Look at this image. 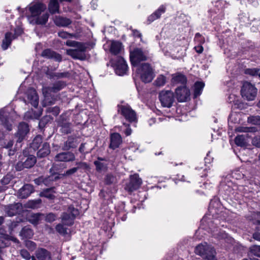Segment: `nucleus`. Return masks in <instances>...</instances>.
Here are the masks:
<instances>
[{
    "label": "nucleus",
    "mask_w": 260,
    "mask_h": 260,
    "mask_svg": "<svg viewBox=\"0 0 260 260\" xmlns=\"http://www.w3.org/2000/svg\"><path fill=\"white\" fill-rule=\"evenodd\" d=\"M59 4L57 0H50L48 5V9L51 14L59 12Z\"/></svg>",
    "instance_id": "nucleus-36"
},
{
    "label": "nucleus",
    "mask_w": 260,
    "mask_h": 260,
    "mask_svg": "<svg viewBox=\"0 0 260 260\" xmlns=\"http://www.w3.org/2000/svg\"><path fill=\"white\" fill-rule=\"evenodd\" d=\"M187 81L185 76L181 74H176L173 75L172 82L174 83H181L185 85Z\"/></svg>",
    "instance_id": "nucleus-35"
},
{
    "label": "nucleus",
    "mask_w": 260,
    "mask_h": 260,
    "mask_svg": "<svg viewBox=\"0 0 260 260\" xmlns=\"http://www.w3.org/2000/svg\"><path fill=\"white\" fill-rule=\"evenodd\" d=\"M67 85L66 82L63 81H57L53 83L51 86H43L42 92L44 96V104L45 106L52 105L55 104L56 98L52 96L51 93H57Z\"/></svg>",
    "instance_id": "nucleus-1"
},
{
    "label": "nucleus",
    "mask_w": 260,
    "mask_h": 260,
    "mask_svg": "<svg viewBox=\"0 0 260 260\" xmlns=\"http://www.w3.org/2000/svg\"><path fill=\"white\" fill-rule=\"evenodd\" d=\"M119 110H120L121 114L129 122H135L137 121L136 112L128 105L118 106Z\"/></svg>",
    "instance_id": "nucleus-11"
},
{
    "label": "nucleus",
    "mask_w": 260,
    "mask_h": 260,
    "mask_svg": "<svg viewBox=\"0 0 260 260\" xmlns=\"http://www.w3.org/2000/svg\"><path fill=\"white\" fill-rule=\"evenodd\" d=\"M79 211L73 205H70L66 211L62 213L61 219L63 224L71 226L74 223L76 217L79 215Z\"/></svg>",
    "instance_id": "nucleus-4"
},
{
    "label": "nucleus",
    "mask_w": 260,
    "mask_h": 260,
    "mask_svg": "<svg viewBox=\"0 0 260 260\" xmlns=\"http://www.w3.org/2000/svg\"><path fill=\"white\" fill-rule=\"evenodd\" d=\"M259 70L256 68L246 69L245 70V74H248L252 76H257Z\"/></svg>",
    "instance_id": "nucleus-50"
},
{
    "label": "nucleus",
    "mask_w": 260,
    "mask_h": 260,
    "mask_svg": "<svg viewBox=\"0 0 260 260\" xmlns=\"http://www.w3.org/2000/svg\"><path fill=\"white\" fill-rule=\"evenodd\" d=\"M75 154L69 151L60 152L54 157V160L58 162H71L75 160Z\"/></svg>",
    "instance_id": "nucleus-15"
},
{
    "label": "nucleus",
    "mask_w": 260,
    "mask_h": 260,
    "mask_svg": "<svg viewBox=\"0 0 260 260\" xmlns=\"http://www.w3.org/2000/svg\"><path fill=\"white\" fill-rule=\"evenodd\" d=\"M42 56L46 58L51 59L58 62H60L62 59L61 56L59 54L50 49L44 50L42 53Z\"/></svg>",
    "instance_id": "nucleus-20"
},
{
    "label": "nucleus",
    "mask_w": 260,
    "mask_h": 260,
    "mask_svg": "<svg viewBox=\"0 0 260 260\" xmlns=\"http://www.w3.org/2000/svg\"><path fill=\"white\" fill-rule=\"evenodd\" d=\"M61 178L60 175L58 174L57 176H54L51 174L48 176H41L34 179V182L38 185L44 184L46 186H51L55 181Z\"/></svg>",
    "instance_id": "nucleus-10"
},
{
    "label": "nucleus",
    "mask_w": 260,
    "mask_h": 260,
    "mask_svg": "<svg viewBox=\"0 0 260 260\" xmlns=\"http://www.w3.org/2000/svg\"><path fill=\"white\" fill-rule=\"evenodd\" d=\"M56 218V215L52 213H49L47 214L45 217V220L48 222H52L55 220Z\"/></svg>",
    "instance_id": "nucleus-54"
},
{
    "label": "nucleus",
    "mask_w": 260,
    "mask_h": 260,
    "mask_svg": "<svg viewBox=\"0 0 260 260\" xmlns=\"http://www.w3.org/2000/svg\"><path fill=\"white\" fill-rule=\"evenodd\" d=\"M42 138L41 136H37L32 141L31 147L33 149H37L39 147L40 145L42 143Z\"/></svg>",
    "instance_id": "nucleus-48"
},
{
    "label": "nucleus",
    "mask_w": 260,
    "mask_h": 260,
    "mask_svg": "<svg viewBox=\"0 0 260 260\" xmlns=\"http://www.w3.org/2000/svg\"><path fill=\"white\" fill-rule=\"evenodd\" d=\"M20 206L19 203L11 204L5 208V212L9 216L15 215L18 212V209Z\"/></svg>",
    "instance_id": "nucleus-28"
},
{
    "label": "nucleus",
    "mask_w": 260,
    "mask_h": 260,
    "mask_svg": "<svg viewBox=\"0 0 260 260\" xmlns=\"http://www.w3.org/2000/svg\"><path fill=\"white\" fill-rule=\"evenodd\" d=\"M67 52L68 55L71 56L74 59L84 60L87 58L85 52L83 51L69 49L67 51Z\"/></svg>",
    "instance_id": "nucleus-25"
},
{
    "label": "nucleus",
    "mask_w": 260,
    "mask_h": 260,
    "mask_svg": "<svg viewBox=\"0 0 260 260\" xmlns=\"http://www.w3.org/2000/svg\"><path fill=\"white\" fill-rule=\"evenodd\" d=\"M20 255L26 260H37L34 256H31L29 252L25 249L20 250Z\"/></svg>",
    "instance_id": "nucleus-44"
},
{
    "label": "nucleus",
    "mask_w": 260,
    "mask_h": 260,
    "mask_svg": "<svg viewBox=\"0 0 260 260\" xmlns=\"http://www.w3.org/2000/svg\"><path fill=\"white\" fill-rule=\"evenodd\" d=\"M58 36L63 39H67L71 36L70 34L66 31H59L58 33Z\"/></svg>",
    "instance_id": "nucleus-60"
},
{
    "label": "nucleus",
    "mask_w": 260,
    "mask_h": 260,
    "mask_svg": "<svg viewBox=\"0 0 260 260\" xmlns=\"http://www.w3.org/2000/svg\"><path fill=\"white\" fill-rule=\"evenodd\" d=\"M54 21L57 26L60 27L68 26L72 22V21L70 19L59 16H56Z\"/></svg>",
    "instance_id": "nucleus-29"
},
{
    "label": "nucleus",
    "mask_w": 260,
    "mask_h": 260,
    "mask_svg": "<svg viewBox=\"0 0 260 260\" xmlns=\"http://www.w3.org/2000/svg\"><path fill=\"white\" fill-rule=\"evenodd\" d=\"M247 134L237 136L235 139V143L237 145L241 147L245 146L247 143Z\"/></svg>",
    "instance_id": "nucleus-39"
},
{
    "label": "nucleus",
    "mask_w": 260,
    "mask_h": 260,
    "mask_svg": "<svg viewBox=\"0 0 260 260\" xmlns=\"http://www.w3.org/2000/svg\"><path fill=\"white\" fill-rule=\"evenodd\" d=\"M204 86L205 84L202 82H197L195 83L193 93L194 98H197L201 95Z\"/></svg>",
    "instance_id": "nucleus-37"
},
{
    "label": "nucleus",
    "mask_w": 260,
    "mask_h": 260,
    "mask_svg": "<svg viewBox=\"0 0 260 260\" xmlns=\"http://www.w3.org/2000/svg\"><path fill=\"white\" fill-rule=\"evenodd\" d=\"M58 125L60 127L61 133L64 134H70L72 132L71 123L63 115H61L58 121Z\"/></svg>",
    "instance_id": "nucleus-17"
},
{
    "label": "nucleus",
    "mask_w": 260,
    "mask_h": 260,
    "mask_svg": "<svg viewBox=\"0 0 260 260\" xmlns=\"http://www.w3.org/2000/svg\"><path fill=\"white\" fill-rule=\"evenodd\" d=\"M166 82V79L165 76L162 75H159L154 82V84L156 86L160 87L164 86Z\"/></svg>",
    "instance_id": "nucleus-47"
},
{
    "label": "nucleus",
    "mask_w": 260,
    "mask_h": 260,
    "mask_svg": "<svg viewBox=\"0 0 260 260\" xmlns=\"http://www.w3.org/2000/svg\"><path fill=\"white\" fill-rule=\"evenodd\" d=\"M248 121L253 124L260 125V116H252L248 118Z\"/></svg>",
    "instance_id": "nucleus-52"
},
{
    "label": "nucleus",
    "mask_w": 260,
    "mask_h": 260,
    "mask_svg": "<svg viewBox=\"0 0 260 260\" xmlns=\"http://www.w3.org/2000/svg\"><path fill=\"white\" fill-rule=\"evenodd\" d=\"M48 113H51L54 116L58 115L60 112L59 108L58 106H55L53 107H49L47 109Z\"/></svg>",
    "instance_id": "nucleus-51"
},
{
    "label": "nucleus",
    "mask_w": 260,
    "mask_h": 260,
    "mask_svg": "<svg viewBox=\"0 0 260 260\" xmlns=\"http://www.w3.org/2000/svg\"><path fill=\"white\" fill-rule=\"evenodd\" d=\"M195 253L201 256L204 260H217L214 249L207 244H199L195 249Z\"/></svg>",
    "instance_id": "nucleus-3"
},
{
    "label": "nucleus",
    "mask_w": 260,
    "mask_h": 260,
    "mask_svg": "<svg viewBox=\"0 0 260 260\" xmlns=\"http://www.w3.org/2000/svg\"><path fill=\"white\" fill-rule=\"evenodd\" d=\"M117 182L116 176L112 174H108L105 177V183L107 185L115 184Z\"/></svg>",
    "instance_id": "nucleus-40"
},
{
    "label": "nucleus",
    "mask_w": 260,
    "mask_h": 260,
    "mask_svg": "<svg viewBox=\"0 0 260 260\" xmlns=\"http://www.w3.org/2000/svg\"><path fill=\"white\" fill-rule=\"evenodd\" d=\"M28 125L25 122H20L18 126L17 132L15 134L17 143H21L29 132Z\"/></svg>",
    "instance_id": "nucleus-13"
},
{
    "label": "nucleus",
    "mask_w": 260,
    "mask_h": 260,
    "mask_svg": "<svg viewBox=\"0 0 260 260\" xmlns=\"http://www.w3.org/2000/svg\"><path fill=\"white\" fill-rule=\"evenodd\" d=\"M77 147L76 139L72 136H69L62 146V150L69 151L71 148H75Z\"/></svg>",
    "instance_id": "nucleus-24"
},
{
    "label": "nucleus",
    "mask_w": 260,
    "mask_h": 260,
    "mask_svg": "<svg viewBox=\"0 0 260 260\" xmlns=\"http://www.w3.org/2000/svg\"><path fill=\"white\" fill-rule=\"evenodd\" d=\"M8 113L3 110L0 111V120L2 124L6 128V129L10 131L12 129V124L10 122L8 118Z\"/></svg>",
    "instance_id": "nucleus-23"
},
{
    "label": "nucleus",
    "mask_w": 260,
    "mask_h": 260,
    "mask_svg": "<svg viewBox=\"0 0 260 260\" xmlns=\"http://www.w3.org/2000/svg\"><path fill=\"white\" fill-rule=\"evenodd\" d=\"M129 58L132 65H135L137 63L144 60L145 56L140 48H135L133 51H130Z\"/></svg>",
    "instance_id": "nucleus-14"
},
{
    "label": "nucleus",
    "mask_w": 260,
    "mask_h": 260,
    "mask_svg": "<svg viewBox=\"0 0 260 260\" xmlns=\"http://www.w3.org/2000/svg\"><path fill=\"white\" fill-rule=\"evenodd\" d=\"M34 191L33 186L28 184L24 185L21 188L18 192V196L21 199L27 198Z\"/></svg>",
    "instance_id": "nucleus-21"
},
{
    "label": "nucleus",
    "mask_w": 260,
    "mask_h": 260,
    "mask_svg": "<svg viewBox=\"0 0 260 260\" xmlns=\"http://www.w3.org/2000/svg\"><path fill=\"white\" fill-rule=\"evenodd\" d=\"M25 245L28 248L31 250H34L36 246V244L34 242L31 241H26Z\"/></svg>",
    "instance_id": "nucleus-58"
},
{
    "label": "nucleus",
    "mask_w": 260,
    "mask_h": 260,
    "mask_svg": "<svg viewBox=\"0 0 260 260\" xmlns=\"http://www.w3.org/2000/svg\"><path fill=\"white\" fill-rule=\"evenodd\" d=\"M41 203V199L29 201L27 203V207L32 209L37 208Z\"/></svg>",
    "instance_id": "nucleus-46"
},
{
    "label": "nucleus",
    "mask_w": 260,
    "mask_h": 260,
    "mask_svg": "<svg viewBox=\"0 0 260 260\" xmlns=\"http://www.w3.org/2000/svg\"><path fill=\"white\" fill-rule=\"evenodd\" d=\"M94 164L96 167V169L97 171L102 170L104 167V164L99 161H95L94 162Z\"/></svg>",
    "instance_id": "nucleus-61"
},
{
    "label": "nucleus",
    "mask_w": 260,
    "mask_h": 260,
    "mask_svg": "<svg viewBox=\"0 0 260 260\" xmlns=\"http://www.w3.org/2000/svg\"><path fill=\"white\" fill-rule=\"evenodd\" d=\"M37 118V116L32 111H28L26 112L24 115V119L26 120L32 119Z\"/></svg>",
    "instance_id": "nucleus-53"
},
{
    "label": "nucleus",
    "mask_w": 260,
    "mask_h": 260,
    "mask_svg": "<svg viewBox=\"0 0 260 260\" xmlns=\"http://www.w3.org/2000/svg\"><path fill=\"white\" fill-rule=\"evenodd\" d=\"M159 99L163 107L170 108L175 101L174 93L171 90H162L159 94Z\"/></svg>",
    "instance_id": "nucleus-7"
},
{
    "label": "nucleus",
    "mask_w": 260,
    "mask_h": 260,
    "mask_svg": "<svg viewBox=\"0 0 260 260\" xmlns=\"http://www.w3.org/2000/svg\"><path fill=\"white\" fill-rule=\"evenodd\" d=\"M50 153V147L48 143L45 142L43 144L42 147L37 152L38 158H43Z\"/></svg>",
    "instance_id": "nucleus-27"
},
{
    "label": "nucleus",
    "mask_w": 260,
    "mask_h": 260,
    "mask_svg": "<svg viewBox=\"0 0 260 260\" xmlns=\"http://www.w3.org/2000/svg\"><path fill=\"white\" fill-rule=\"evenodd\" d=\"M117 62L115 65H126V61L121 56L117 57Z\"/></svg>",
    "instance_id": "nucleus-59"
},
{
    "label": "nucleus",
    "mask_w": 260,
    "mask_h": 260,
    "mask_svg": "<svg viewBox=\"0 0 260 260\" xmlns=\"http://www.w3.org/2000/svg\"><path fill=\"white\" fill-rule=\"evenodd\" d=\"M166 11V7L162 5L160 6L153 14H152L148 17V21L150 22L154 20L158 19L160 17L161 15Z\"/></svg>",
    "instance_id": "nucleus-31"
},
{
    "label": "nucleus",
    "mask_w": 260,
    "mask_h": 260,
    "mask_svg": "<svg viewBox=\"0 0 260 260\" xmlns=\"http://www.w3.org/2000/svg\"><path fill=\"white\" fill-rule=\"evenodd\" d=\"M77 167L72 168L67 170L63 174H60L61 178L65 176H70L77 172L79 169H87L88 168L87 164L85 162H77L76 163Z\"/></svg>",
    "instance_id": "nucleus-16"
},
{
    "label": "nucleus",
    "mask_w": 260,
    "mask_h": 260,
    "mask_svg": "<svg viewBox=\"0 0 260 260\" xmlns=\"http://www.w3.org/2000/svg\"><path fill=\"white\" fill-rule=\"evenodd\" d=\"M247 218L249 220L253 221L254 223L260 224V212H253Z\"/></svg>",
    "instance_id": "nucleus-41"
},
{
    "label": "nucleus",
    "mask_w": 260,
    "mask_h": 260,
    "mask_svg": "<svg viewBox=\"0 0 260 260\" xmlns=\"http://www.w3.org/2000/svg\"><path fill=\"white\" fill-rule=\"evenodd\" d=\"M61 165L57 164H53L49 169V173L50 174L57 176L60 174L59 172L61 171Z\"/></svg>",
    "instance_id": "nucleus-43"
},
{
    "label": "nucleus",
    "mask_w": 260,
    "mask_h": 260,
    "mask_svg": "<svg viewBox=\"0 0 260 260\" xmlns=\"http://www.w3.org/2000/svg\"><path fill=\"white\" fill-rule=\"evenodd\" d=\"M35 255L38 260H51V252L44 248H39Z\"/></svg>",
    "instance_id": "nucleus-19"
},
{
    "label": "nucleus",
    "mask_w": 260,
    "mask_h": 260,
    "mask_svg": "<svg viewBox=\"0 0 260 260\" xmlns=\"http://www.w3.org/2000/svg\"><path fill=\"white\" fill-rule=\"evenodd\" d=\"M75 47L76 48V49H74V50H79L80 51L85 52L86 49V47L85 46L84 44L78 42L77 43L76 45L75 46Z\"/></svg>",
    "instance_id": "nucleus-56"
},
{
    "label": "nucleus",
    "mask_w": 260,
    "mask_h": 260,
    "mask_svg": "<svg viewBox=\"0 0 260 260\" xmlns=\"http://www.w3.org/2000/svg\"><path fill=\"white\" fill-rule=\"evenodd\" d=\"M41 215L40 213L32 214L28 219L29 222L33 224H37L40 219Z\"/></svg>",
    "instance_id": "nucleus-45"
},
{
    "label": "nucleus",
    "mask_w": 260,
    "mask_h": 260,
    "mask_svg": "<svg viewBox=\"0 0 260 260\" xmlns=\"http://www.w3.org/2000/svg\"><path fill=\"white\" fill-rule=\"evenodd\" d=\"M54 189V187H51L45 189L40 192V196L42 197H45L50 200H53L55 198L54 193H55V191Z\"/></svg>",
    "instance_id": "nucleus-33"
},
{
    "label": "nucleus",
    "mask_w": 260,
    "mask_h": 260,
    "mask_svg": "<svg viewBox=\"0 0 260 260\" xmlns=\"http://www.w3.org/2000/svg\"><path fill=\"white\" fill-rule=\"evenodd\" d=\"M56 230L60 234L66 235L68 234L67 229L65 228L62 224H58L56 226Z\"/></svg>",
    "instance_id": "nucleus-49"
},
{
    "label": "nucleus",
    "mask_w": 260,
    "mask_h": 260,
    "mask_svg": "<svg viewBox=\"0 0 260 260\" xmlns=\"http://www.w3.org/2000/svg\"><path fill=\"white\" fill-rule=\"evenodd\" d=\"M243 98L248 101L253 100L257 93V89L254 86L248 82H245L241 90Z\"/></svg>",
    "instance_id": "nucleus-5"
},
{
    "label": "nucleus",
    "mask_w": 260,
    "mask_h": 260,
    "mask_svg": "<svg viewBox=\"0 0 260 260\" xmlns=\"http://www.w3.org/2000/svg\"><path fill=\"white\" fill-rule=\"evenodd\" d=\"M142 184V180L139 175L134 174L130 176L129 181L126 184L124 189L129 193L138 189Z\"/></svg>",
    "instance_id": "nucleus-9"
},
{
    "label": "nucleus",
    "mask_w": 260,
    "mask_h": 260,
    "mask_svg": "<svg viewBox=\"0 0 260 260\" xmlns=\"http://www.w3.org/2000/svg\"><path fill=\"white\" fill-rule=\"evenodd\" d=\"M237 131L239 132L247 133L249 131V128L247 127H238L236 128Z\"/></svg>",
    "instance_id": "nucleus-63"
},
{
    "label": "nucleus",
    "mask_w": 260,
    "mask_h": 260,
    "mask_svg": "<svg viewBox=\"0 0 260 260\" xmlns=\"http://www.w3.org/2000/svg\"><path fill=\"white\" fill-rule=\"evenodd\" d=\"M116 74L118 76H123L127 72V66H113Z\"/></svg>",
    "instance_id": "nucleus-42"
},
{
    "label": "nucleus",
    "mask_w": 260,
    "mask_h": 260,
    "mask_svg": "<svg viewBox=\"0 0 260 260\" xmlns=\"http://www.w3.org/2000/svg\"><path fill=\"white\" fill-rule=\"evenodd\" d=\"M248 254L249 256H255L260 257V246L253 245L249 248Z\"/></svg>",
    "instance_id": "nucleus-38"
},
{
    "label": "nucleus",
    "mask_w": 260,
    "mask_h": 260,
    "mask_svg": "<svg viewBox=\"0 0 260 260\" xmlns=\"http://www.w3.org/2000/svg\"><path fill=\"white\" fill-rule=\"evenodd\" d=\"M13 145V140H9L7 143H5L4 144V148H6L7 149L10 148L12 147Z\"/></svg>",
    "instance_id": "nucleus-64"
},
{
    "label": "nucleus",
    "mask_w": 260,
    "mask_h": 260,
    "mask_svg": "<svg viewBox=\"0 0 260 260\" xmlns=\"http://www.w3.org/2000/svg\"><path fill=\"white\" fill-rule=\"evenodd\" d=\"M23 101L26 104H30L35 108L39 104V96L35 89L32 88H28L25 93Z\"/></svg>",
    "instance_id": "nucleus-8"
},
{
    "label": "nucleus",
    "mask_w": 260,
    "mask_h": 260,
    "mask_svg": "<svg viewBox=\"0 0 260 260\" xmlns=\"http://www.w3.org/2000/svg\"><path fill=\"white\" fill-rule=\"evenodd\" d=\"M252 143L257 147H260V137H255L252 140Z\"/></svg>",
    "instance_id": "nucleus-62"
},
{
    "label": "nucleus",
    "mask_w": 260,
    "mask_h": 260,
    "mask_svg": "<svg viewBox=\"0 0 260 260\" xmlns=\"http://www.w3.org/2000/svg\"><path fill=\"white\" fill-rule=\"evenodd\" d=\"M194 40L200 44H203L205 42L204 37L199 32L195 35Z\"/></svg>",
    "instance_id": "nucleus-55"
},
{
    "label": "nucleus",
    "mask_w": 260,
    "mask_h": 260,
    "mask_svg": "<svg viewBox=\"0 0 260 260\" xmlns=\"http://www.w3.org/2000/svg\"><path fill=\"white\" fill-rule=\"evenodd\" d=\"M46 9L45 5L42 3H31L29 6V10L31 15L36 17V23L37 24H45L48 21L49 14L46 12L43 13Z\"/></svg>",
    "instance_id": "nucleus-2"
},
{
    "label": "nucleus",
    "mask_w": 260,
    "mask_h": 260,
    "mask_svg": "<svg viewBox=\"0 0 260 260\" xmlns=\"http://www.w3.org/2000/svg\"><path fill=\"white\" fill-rule=\"evenodd\" d=\"M122 48V44L117 41H112L111 42L110 52L114 55L119 54Z\"/></svg>",
    "instance_id": "nucleus-26"
},
{
    "label": "nucleus",
    "mask_w": 260,
    "mask_h": 260,
    "mask_svg": "<svg viewBox=\"0 0 260 260\" xmlns=\"http://www.w3.org/2000/svg\"><path fill=\"white\" fill-rule=\"evenodd\" d=\"M48 78L51 79L55 77L57 79L67 78L70 76V73L68 72L62 73H54L52 71H50L49 67H47V69L44 70Z\"/></svg>",
    "instance_id": "nucleus-22"
},
{
    "label": "nucleus",
    "mask_w": 260,
    "mask_h": 260,
    "mask_svg": "<svg viewBox=\"0 0 260 260\" xmlns=\"http://www.w3.org/2000/svg\"><path fill=\"white\" fill-rule=\"evenodd\" d=\"M122 142L121 135L117 133L111 134L110 135V143L109 148L114 150L119 147Z\"/></svg>",
    "instance_id": "nucleus-18"
},
{
    "label": "nucleus",
    "mask_w": 260,
    "mask_h": 260,
    "mask_svg": "<svg viewBox=\"0 0 260 260\" xmlns=\"http://www.w3.org/2000/svg\"><path fill=\"white\" fill-rule=\"evenodd\" d=\"M13 39H14V36L11 32H7L6 34L5 38L3 41L2 45L4 50H6L8 48Z\"/></svg>",
    "instance_id": "nucleus-34"
},
{
    "label": "nucleus",
    "mask_w": 260,
    "mask_h": 260,
    "mask_svg": "<svg viewBox=\"0 0 260 260\" xmlns=\"http://www.w3.org/2000/svg\"><path fill=\"white\" fill-rule=\"evenodd\" d=\"M11 180V178L10 176L7 175L1 180V183L3 185L8 184Z\"/></svg>",
    "instance_id": "nucleus-57"
},
{
    "label": "nucleus",
    "mask_w": 260,
    "mask_h": 260,
    "mask_svg": "<svg viewBox=\"0 0 260 260\" xmlns=\"http://www.w3.org/2000/svg\"><path fill=\"white\" fill-rule=\"evenodd\" d=\"M176 94L178 102H184L189 98L190 91L185 85H183L176 88Z\"/></svg>",
    "instance_id": "nucleus-12"
},
{
    "label": "nucleus",
    "mask_w": 260,
    "mask_h": 260,
    "mask_svg": "<svg viewBox=\"0 0 260 260\" xmlns=\"http://www.w3.org/2000/svg\"><path fill=\"white\" fill-rule=\"evenodd\" d=\"M34 235L33 230L29 226L23 227L19 233V236L22 239H30Z\"/></svg>",
    "instance_id": "nucleus-30"
},
{
    "label": "nucleus",
    "mask_w": 260,
    "mask_h": 260,
    "mask_svg": "<svg viewBox=\"0 0 260 260\" xmlns=\"http://www.w3.org/2000/svg\"><path fill=\"white\" fill-rule=\"evenodd\" d=\"M137 67L136 69V75L138 77L141 78V80L144 83H146V66H134Z\"/></svg>",
    "instance_id": "nucleus-32"
},
{
    "label": "nucleus",
    "mask_w": 260,
    "mask_h": 260,
    "mask_svg": "<svg viewBox=\"0 0 260 260\" xmlns=\"http://www.w3.org/2000/svg\"><path fill=\"white\" fill-rule=\"evenodd\" d=\"M37 158L33 155H29L24 157L21 161H19L15 166V169L18 171H20L24 169H30L36 164Z\"/></svg>",
    "instance_id": "nucleus-6"
}]
</instances>
